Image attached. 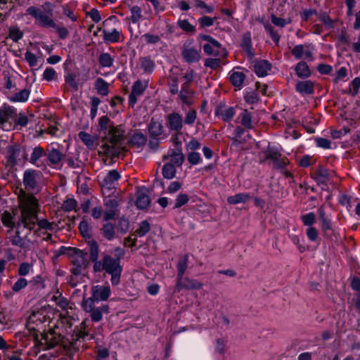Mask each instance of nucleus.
I'll list each match as a JSON object with an SVG mask.
<instances>
[{"mask_svg": "<svg viewBox=\"0 0 360 360\" xmlns=\"http://www.w3.org/2000/svg\"><path fill=\"white\" fill-rule=\"evenodd\" d=\"M73 320L70 316L57 315L48 324L49 332L42 335L39 344L44 350L50 349L62 343L64 339L68 341L80 338L91 340L94 335L89 333V322L84 321L81 328H72Z\"/></svg>", "mask_w": 360, "mask_h": 360, "instance_id": "1", "label": "nucleus"}, {"mask_svg": "<svg viewBox=\"0 0 360 360\" xmlns=\"http://www.w3.org/2000/svg\"><path fill=\"white\" fill-rule=\"evenodd\" d=\"M20 216L17 222L18 229H26L30 232L40 236V232L47 233L53 231L54 224L46 219H39L38 212L40 209L38 200L32 195L22 192L19 196Z\"/></svg>", "mask_w": 360, "mask_h": 360, "instance_id": "2", "label": "nucleus"}, {"mask_svg": "<svg viewBox=\"0 0 360 360\" xmlns=\"http://www.w3.org/2000/svg\"><path fill=\"white\" fill-rule=\"evenodd\" d=\"M98 131L103 134V146L104 153L107 155L113 154V146L122 143L125 137V127L122 124H113L112 121L106 116H101L98 120Z\"/></svg>", "mask_w": 360, "mask_h": 360, "instance_id": "3", "label": "nucleus"}, {"mask_svg": "<svg viewBox=\"0 0 360 360\" xmlns=\"http://www.w3.org/2000/svg\"><path fill=\"white\" fill-rule=\"evenodd\" d=\"M93 269L95 272L104 271L105 274L110 275V281L112 285H117L120 283L122 271L120 258H114L109 255H104L101 259V262L94 264Z\"/></svg>", "mask_w": 360, "mask_h": 360, "instance_id": "4", "label": "nucleus"}, {"mask_svg": "<svg viewBox=\"0 0 360 360\" xmlns=\"http://www.w3.org/2000/svg\"><path fill=\"white\" fill-rule=\"evenodd\" d=\"M57 315L63 316L60 313H55L50 307H43L37 311H32V314L29 316L27 326L30 330H37L34 327L43 325L46 322H49Z\"/></svg>", "mask_w": 360, "mask_h": 360, "instance_id": "5", "label": "nucleus"}, {"mask_svg": "<svg viewBox=\"0 0 360 360\" xmlns=\"http://www.w3.org/2000/svg\"><path fill=\"white\" fill-rule=\"evenodd\" d=\"M26 13L34 18L36 19V23L41 27H56V24L52 19L51 15L45 13L37 7L30 6L27 8Z\"/></svg>", "mask_w": 360, "mask_h": 360, "instance_id": "6", "label": "nucleus"}, {"mask_svg": "<svg viewBox=\"0 0 360 360\" xmlns=\"http://www.w3.org/2000/svg\"><path fill=\"white\" fill-rule=\"evenodd\" d=\"M181 55L187 63H193L200 59V49L195 45L193 40H187L183 45Z\"/></svg>", "mask_w": 360, "mask_h": 360, "instance_id": "7", "label": "nucleus"}, {"mask_svg": "<svg viewBox=\"0 0 360 360\" xmlns=\"http://www.w3.org/2000/svg\"><path fill=\"white\" fill-rule=\"evenodd\" d=\"M103 203L105 207L104 219L105 221L114 219L119 212L120 200L118 196L108 195L104 198Z\"/></svg>", "mask_w": 360, "mask_h": 360, "instance_id": "8", "label": "nucleus"}, {"mask_svg": "<svg viewBox=\"0 0 360 360\" xmlns=\"http://www.w3.org/2000/svg\"><path fill=\"white\" fill-rule=\"evenodd\" d=\"M83 309L88 313H90V317L93 321H100L103 318V313L108 312V307L103 305L101 307H95L91 299H85L82 302Z\"/></svg>", "mask_w": 360, "mask_h": 360, "instance_id": "9", "label": "nucleus"}, {"mask_svg": "<svg viewBox=\"0 0 360 360\" xmlns=\"http://www.w3.org/2000/svg\"><path fill=\"white\" fill-rule=\"evenodd\" d=\"M201 37L203 40L207 41V43L203 45V50L206 54L214 56L225 55V50L218 41L210 35L204 34Z\"/></svg>", "mask_w": 360, "mask_h": 360, "instance_id": "10", "label": "nucleus"}, {"mask_svg": "<svg viewBox=\"0 0 360 360\" xmlns=\"http://www.w3.org/2000/svg\"><path fill=\"white\" fill-rule=\"evenodd\" d=\"M111 295V289L109 284L96 285L91 288V299L93 303L95 302L106 301Z\"/></svg>", "mask_w": 360, "mask_h": 360, "instance_id": "11", "label": "nucleus"}, {"mask_svg": "<svg viewBox=\"0 0 360 360\" xmlns=\"http://www.w3.org/2000/svg\"><path fill=\"white\" fill-rule=\"evenodd\" d=\"M101 186L103 191H110L116 188L121 178L120 174L116 169L110 170L105 176L100 177Z\"/></svg>", "mask_w": 360, "mask_h": 360, "instance_id": "12", "label": "nucleus"}, {"mask_svg": "<svg viewBox=\"0 0 360 360\" xmlns=\"http://www.w3.org/2000/svg\"><path fill=\"white\" fill-rule=\"evenodd\" d=\"M148 86V82L146 80H137L136 81L132 87L131 91L129 96V104L134 107L136 103L138 98L142 96Z\"/></svg>", "mask_w": 360, "mask_h": 360, "instance_id": "13", "label": "nucleus"}, {"mask_svg": "<svg viewBox=\"0 0 360 360\" xmlns=\"http://www.w3.org/2000/svg\"><path fill=\"white\" fill-rule=\"evenodd\" d=\"M203 284L196 279L182 277L181 280L176 281L174 291V292H179L183 289L200 290Z\"/></svg>", "mask_w": 360, "mask_h": 360, "instance_id": "14", "label": "nucleus"}, {"mask_svg": "<svg viewBox=\"0 0 360 360\" xmlns=\"http://www.w3.org/2000/svg\"><path fill=\"white\" fill-rule=\"evenodd\" d=\"M39 179V172L34 169H27L23 174V185L27 191L37 189V181Z\"/></svg>", "mask_w": 360, "mask_h": 360, "instance_id": "15", "label": "nucleus"}, {"mask_svg": "<svg viewBox=\"0 0 360 360\" xmlns=\"http://www.w3.org/2000/svg\"><path fill=\"white\" fill-rule=\"evenodd\" d=\"M149 135L153 139L158 141L165 139V129L161 122L152 118L148 125Z\"/></svg>", "mask_w": 360, "mask_h": 360, "instance_id": "16", "label": "nucleus"}, {"mask_svg": "<svg viewBox=\"0 0 360 360\" xmlns=\"http://www.w3.org/2000/svg\"><path fill=\"white\" fill-rule=\"evenodd\" d=\"M25 158V152L18 145H12L7 147L6 159L11 165H15L18 161Z\"/></svg>", "mask_w": 360, "mask_h": 360, "instance_id": "17", "label": "nucleus"}, {"mask_svg": "<svg viewBox=\"0 0 360 360\" xmlns=\"http://www.w3.org/2000/svg\"><path fill=\"white\" fill-rule=\"evenodd\" d=\"M195 94L188 83H184L181 84L179 97L183 104L191 106L194 103Z\"/></svg>", "mask_w": 360, "mask_h": 360, "instance_id": "18", "label": "nucleus"}, {"mask_svg": "<svg viewBox=\"0 0 360 360\" xmlns=\"http://www.w3.org/2000/svg\"><path fill=\"white\" fill-rule=\"evenodd\" d=\"M167 125L169 130L179 132L183 128V119L179 112H173L166 117Z\"/></svg>", "mask_w": 360, "mask_h": 360, "instance_id": "19", "label": "nucleus"}, {"mask_svg": "<svg viewBox=\"0 0 360 360\" xmlns=\"http://www.w3.org/2000/svg\"><path fill=\"white\" fill-rule=\"evenodd\" d=\"M291 53L297 60L302 59L303 58L309 60H314L313 53L307 45H296L291 50Z\"/></svg>", "mask_w": 360, "mask_h": 360, "instance_id": "20", "label": "nucleus"}, {"mask_svg": "<svg viewBox=\"0 0 360 360\" xmlns=\"http://www.w3.org/2000/svg\"><path fill=\"white\" fill-rule=\"evenodd\" d=\"M239 68H235L229 72V80L233 86L240 89L245 79V75L239 70Z\"/></svg>", "mask_w": 360, "mask_h": 360, "instance_id": "21", "label": "nucleus"}, {"mask_svg": "<svg viewBox=\"0 0 360 360\" xmlns=\"http://www.w3.org/2000/svg\"><path fill=\"white\" fill-rule=\"evenodd\" d=\"M46 155L49 162V165L57 166L61 164L64 154L57 148L51 147L47 148Z\"/></svg>", "mask_w": 360, "mask_h": 360, "instance_id": "22", "label": "nucleus"}, {"mask_svg": "<svg viewBox=\"0 0 360 360\" xmlns=\"http://www.w3.org/2000/svg\"><path fill=\"white\" fill-rule=\"evenodd\" d=\"M238 120L245 129H250L255 127L252 113L246 109L238 115Z\"/></svg>", "mask_w": 360, "mask_h": 360, "instance_id": "23", "label": "nucleus"}, {"mask_svg": "<svg viewBox=\"0 0 360 360\" xmlns=\"http://www.w3.org/2000/svg\"><path fill=\"white\" fill-rule=\"evenodd\" d=\"M103 39L106 43H116L121 41L122 35L121 32L117 29H112L111 30H103Z\"/></svg>", "mask_w": 360, "mask_h": 360, "instance_id": "24", "label": "nucleus"}, {"mask_svg": "<svg viewBox=\"0 0 360 360\" xmlns=\"http://www.w3.org/2000/svg\"><path fill=\"white\" fill-rule=\"evenodd\" d=\"M296 91L302 94H312L314 93V83L310 80L298 82L295 85Z\"/></svg>", "mask_w": 360, "mask_h": 360, "instance_id": "25", "label": "nucleus"}, {"mask_svg": "<svg viewBox=\"0 0 360 360\" xmlns=\"http://www.w3.org/2000/svg\"><path fill=\"white\" fill-rule=\"evenodd\" d=\"M16 113V109L10 105H4L0 108V123L7 122Z\"/></svg>", "mask_w": 360, "mask_h": 360, "instance_id": "26", "label": "nucleus"}, {"mask_svg": "<svg viewBox=\"0 0 360 360\" xmlns=\"http://www.w3.org/2000/svg\"><path fill=\"white\" fill-rule=\"evenodd\" d=\"M255 72L258 77H264L271 68V65L264 60L257 61L254 65Z\"/></svg>", "mask_w": 360, "mask_h": 360, "instance_id": "27", "label": "nucleus"}, {"mask_svg": "<svg viewBox=\"0 0 360 360\" xmlns=\"http://www.w3.org/2000/svg\"><path fill=\"white\" fill-rule=\"evenodd\" d=\"M30 93V89H24L9 96L8 100L12 103H25L29 99Z\"/></svg>", "mask_w": 360, "mask_h": 360, "instance_id": "28", "label": "nucleus"}, {"mask_svg": "<svg viewBox=\"0 0 360 360\" xmlns=\"http://www.w3.org/2000/svg\"><path fill=\"white\" fill-rule=\"evenodd\" d=\"M169 158H171L172 162L176 166H181L184 161V155L181 150L179 148L172 150L167 155L163 156L164 160L168 159Z\"/></svg>", "mask_w": 360, "mask_h": 360, "instance_id": "29", "label": "nucleus"}, {"mask_svg": "<svg viewBox=\"0 0 360 360\" xmlns=\"http://www.w3.org/2000/svg\"><path fill=\"white\" fill-rule=\"evenodd\" d=\"M252 198L248 193H239L234 195L228 197L227 202L231 205H237L239 203H245Z\"/></svg>", "mask_w": 360, "mask_h": 360, "instance_id": "30", "label": "nucleus"}, {"mask_svg": "<svg viewBox=\"0 0 360 360\" xmlns=\"http://www.w3.org/2000/svg\"><path fill=\"white\" fill-rule=\"evenodd\" d=\"M87 253L82 250H77L72 257L73 265H77L80 267H86L88 264Z\"/></svg>", "mask_w": 360, "mask_h": 360, "instance_id": "31", "label": "nucleus"}, {"mask_svg": "<svg viewBox=\"0 0 360 360\" xmlns=\"http://www.w3.org/2000/svg\"><path fill=\"white\" fill-rule=\"evenodd\" d=\"M44 155H46V153L41 147L37 146L34 148L30 158V162L38 167H41L42 163L40 162L39 160Z\"/></svg>", "mask_w": 360, "mask_h": 360, "instance_id": "32", "label": "nucleus"}, {"mask_svg": "<svg viewBox=\"0 0 360 360\" xmlns=\"http://www.w3.org/2000/svg\"><path fill=\"white\" fill-rule=\"evenodd\" d=\"M147 138L146 135L140 131H136L131 137L129 143L131 145L137 148L143 147L146 145Z\"/></svg>", "mask_w": 360, "mask_h": 360, "instance_id": "33", "label": "nucleus"}, {"mask_svg": "<svg viewBox=\"0 0 360 360\" xmlns=\"http://www.w3.org/2000/svg\"><path fill=\"white\" fill-rule=\"evenodd\" d=\"M139 64L144 72L148 74L151 73L155 67V61L149 57L140 58Z\"/></svg>", "mask_w": 360, "mask_h": 360, "instance_id": "34", "label": "nucleus"}, {"mask_svg": "<svg viewBox=\"0 0 360 360\" xmlns=\"http://www.w3.org/2000/svg\"><path fill=\"white\" fill-rule=\"evenodd\" d=\"M101 231L103 236L108 240H112L115 238V228L112 224L109 222L104 224Z\"/></svg>", "mask_w": 360, "mask_h": 360, "instance_id": "35", "label": "nucleus"}, {"mask_svg": "<svg viewBox=\"0 0 360 360\" xmlns=\"http://www.w3.org/2000/svg\"><path fill=\"white\" fill-rule=\"evenodd\" d=\"M295 70L297 75L301 78L308 77L311 75L309 68L304 61L299 62L295 66Z\"/></svg>", "mask_w": 360, "mask_h": 360, "instance_id": "36", "label": "nucleus"}, {"mask_svg": "<svg viewBox=\"0 0 360 360\" xmlns=\"http://www.w3.org/2000/svg\"><path fill=\"white\" fill-rule=\"evenodd\" d=\"M78 136L87 148L91 150L94 148V143L96 140L95 137L84 131H80L78 134Z\"/></svg>", "mask_w": 360, "mask_h": 360, "instance_id": "37", "label": "nucleus"}, {"mask_svg": "<svg viewBox=\"0 0 360 360\" xmlns=\"http://www.w3.org/2000/svg\"><path fill=\"white\" fill-rule=\"evenodd\" d=\"M188 256L185 255L184 257L180 259L177 263V278L176 281L181 280L182 277H184V274H185L187 267H188Z\"/></svg>", "mask_w": 360, "mask_h": 360, "instance_id": "38", "label": "nucleus"}, {"mask_svg": "<svg viewBox=\"0 0 360 360\" xmlns=\"http://www.w3.org/2000/svg\"><path fill=\"white\" fill-rule=\"evenodd\" d=\"M97 93L103 96L108 94V84L101 77H98L95 82Z\"/></svg>", "mask_w": 360, "mask_h": 360, "instance_id": "39", "label": "nucleus"}, {"mask_svg": "<svg viewBox=\"0 0 360 360\" xmlns=\"http://www.w3.org/2000/svg\"><path fill=\"white\" fill-rule=\"evenodd\" d=\"M318 214L321 222V229L324 231L331 229V220L328 218L325 212L323 207H320L318 210Z\"/></svg>", "mask_w": 360, "mask_h": 360, "instance_id": "40", "label": "nucleus"}, {"mask_svg": "<svg viewBox=\"0 0 360 360\" xmlns=\"http://www.w3.org/2000/svg\"><path fill=\"white\" fill-rule=\"evenodd\" d=\"M216 114L219 116L222 120L225 122L230 121L236 114V110L233 107H229L225 109H219Z\"/></svg>", "mask_w": 360, "mask_h": 360, "instance_id": "41", "label": "nucleus"}, {"mask_svg": "<svg viewBox=\"0 0 360 360\" xmlns=\"http://www.w3.org/2000/svg\"><path fill=\"white\" fill-rule=\"evenodd\" d=\"M150 230V225L146 220L142 221L139 224V227L134 232L132 236L138 237L145 236Z\"/></svg>", "mask_w": 360, "mask_h": 360, "instance_id": "42", "label": "nucleus"}, {"mask_svg": "<svg viewBox=\"0 0 360 360\" xmlns=\"http://www.w3.org/2000/svg\"><path fill=\"white\" fill-rule=\"evenodd\" d=\"M98 62L102 68H110L114 63V57L108 53H102L98 57Z\"/></svg>", "mask_w": 360, "mask_h": 360, "instance_id": "43", "label": "nucleus"}, {"mask_svg": "<svg viewBox=\"0 0 360 360\" xmlns=\"http://www.w3.org/2000/svg\"><path fill=\"white\" fill-rule=\"evenodd\" d=\"M131 13L130 20L136 24L143 19L142 10L138 6H132L129 7Z\"/></svg>", "mask_w": 360, "mask_h": 360, "instance_id": "44", "label": "nucleus"}, {"mask_svg": "<svg viewBox=\"0 0 360 360\" xmlns=\"http://www.w3.org/2000/svg\"><path fill=\"white\" fill-rule=\"evenodd\" d=\"M23 35V32L17 26H11L8 29V37L14 42L21 39Z\"/></svg>", "mask_w": 360, "mask_h": 360, "instance_id": "45", "label": "nucleus"}, {"mask_svg": "<svg viewBox=\"0 0 360 360\" xmlns=\"http://www.w3.org/2000/svg\"><path fill=\"white\" fill-rule=\"evenodd\" d=\"M150 203V199L148 195L140 193L136 198V205L140 210L147 208Z\"/></svg>", "mask_w": 360, "mask_h": 360, "instance_id": "46", "label": "nucleus"}, {"mask_svg": "<svg viewBox=\"0 0 360 360\" xmlns=\"http://www.w3.org/2000/svg\"><path fill=\"white\" fill-rule=\"evenodd\" d=\"M176 167L174 164L168 162L162 167V175L165 179H172L176 175Z\"/></svg>", "mask_w": 360, "mask_h": 360, "instance_id": "47", "label": "nucleus"}, {"mask_svg": "<svg viewBox=\"0 0 360 360\" xmlns=\"http://www.w3.org/2000/svg\"><path fill=\"white\" fill-rule=\"evenodd\" d=\"M263 25L265 31L270 35L272 40L276 43V45H278L280 41V35L278 33L274 30L272 25L267 21H263Z\"/></svg>", "mask_w": 360, "mask_h": 360, "instance_id": "48", "label": "nucleus"}, {"mask_svg": "<svg viewBox=\"0 0 360 360\" xmlns=\"http://www.w3.org/2000/svg\"><path fill=\"white\" fill-rule=\"evenodd\" d=\"M33 271V264L26 262L21 263L18 269V275L23 278Z\"/></svg>", "mask_w": 360, "mask_h": 360, "instance_id": "49", "label": "nucleus"}, {"mask_svg": "<svg viewBox=\"0 0 360 360\" xmlns=\"http://www.w3.org/2000/svg\"><path fill=\"white\" fill-rule=\"evenodd\" d=\"M28 285L29 282L26 278L20 277L13 285L12 290L15 293H18L21 290H24L26 287H27Z\"/></svg>", "mask_w": 360, "mask_h": 360, "instance_id": "50", "label": "nucleus"}, {"mask_svg": "<svg viewBox=\"0 0 360 360\" xmlns=\"http://www.w3.org/2000/svg\"><path fill=\"white\" fill-rule=\"evenodd\" d=\"M197 119V111L195 109H189L185 115L184 123L188 126H193Z\"/></svg>", "mask_w": 360, "mask_h": 360, "instance_id": "51", "label": "nucleus"}, {"mask_svg": "<svg viewBox=\"0 0 360 360\" xmlns=\"http://www.w3.org/2000/svg\"><path fill=\"white\" fill-rule=\"evenodd\" d=\"M89 257L90 259L94 262V264H96L97 262H101V260H98V245L96 242H92L89 245Z\"/></svg>", "mask_w": 360, "mask_h": 360, "instance_id": "52", "label": "nucleus"}, {"mask_svg": "<svg viewBox=\"0 0 360 360\" xmlns=\"http://www.w3.org/2000/svg\"><path fill=\"white\" fill-rule=\"evenodd\" d=\"M178 26L184 32L187 33H194L195 32V27L191 24L188 20L179 19L177 22Z\"/></svg>", "mask_w": 360, "mask_h": 360, "instance_id": "53", "label": "nucleus"}, {"mask_svg": "<svg viewBox=\"0 0 360 360\" xmlns=\"http://www.w3.org/2000/svg\"><path fill=\"white\" fill-rule=\"evenodd\" d=\"M271 20L272 23L279 27H284L287 25L291 23L292 20L290 18H282L276 16L275 15L272 14L271 15Z\"/></svg>", "mask_w": 360, "mask_h": 360, "instance_id": "54", "label": "nucleus"}, {"mask_svg": "<svg viewBox=\"0 0 360 360\" xmlns=\"http://www.w3.org/2000/svg\"><path fill=\"white\" fill-rule=\"evenodd\" d=\"M217 17L211 18L207 15H204L198 20L200 28H205L211 27L214 25V21L217 19Z\"/></svg>", "mask_w": 360, "mask_h": 360, "instance_id": "55", "label": "nucleus"}, {"mask_svg": "<svg viewBox=\"0 0 360 360\" xmlns=\"http://www.w3.org/2000/svg\"><path fill=\"white\" fill-rule=\"evenodd\" d=\"M195 6L202 10L200 12V14L211 13L214 11L212 6L207 5L203 1L201 0H197L195 1Z\"/></svg>", "mask_w": 360, "mask_h": 360, "instance_id": "56", "label": "nucleus"}, {"mask_svg": "<svg viewBox=\"0 0 360 360\" xmlns=\"http://www.w3.org/2000/svg\"><path fill=\"white\" fill-rule=\"evenodd\" d=\"M300 219L304 226L310 227L314 224L316 216L314 212H309L306 214L302 215Z\"/></svg>", "mask_w": 360, "mask_h": 360, "instance_id": "57", "label": "nucleus"}, {"mask_svg": "<svg viewBox=\"0 0 360 360\" xmlns=\"http://www.w3.org/2000/svg\"><path fill=\"white\" fill-rule=\"evenodd\" d=\"M2 223L4 226L13 229L15 226L13 217L9 212H4L1 218Z\"/></svg>", "mask_w": 360, "mask_h": 360, "instance_id": "58", "label": "nucleus"}, {"mask_svg": "<svg viewBox=\"0 0 360 360\" xmlns=\"http://www.w3.org/2000/svg\"><path fill=\"white\" fill-rule=\"evenodd\" d=\"M79 229L84 238H91V233H90V229L89 225L88 222L85 220H82L79 224Z\"/></svg>", "mask_w": 360, "mask_h": 360, "instance_id": "59", "label": "nucleus"}, {"mask_svg": "<svg viewBox=\"0 0 360 360\" xmlns=\"http://www.w3.org/2000/svg\"><path fill=\"white\" fill-rule=\"evenodd\" d=\"M189 200V198L186 193H179L176 200L174 208H179L183 205H186Z\"/></svg>", "mask_w": 360, "mask_h": 360, "instance_id": "60", "label": "nucleus"}, {"mask_svg": "<svg viewBox=\"0 0 360 360\" xmlns=\"http://www.w3.org/2000/svg\"><path fill=\"white\" fill-rule=\"evenodd\" d=\"M77 202L74 198H68L65 200L63 205L62 208L65 212H70L76 208Z\"/></svg>", "mask_w": 360, "mask_h": 360, "instance_id": "61", "label": "nucleus"}, {"mask_svg": "<svg viewBox=\"0 0 360 360\" xmlns=\"http://www.w3.org/2000/svg\"><path fill=\"white\" fill-rule=\"evenodd\" d=\"M38 57L30 51H26L25 53V59L31 68L36 67L38 63Z\"/></svg>", "mask_w": 360, "mask_h": 360, "instance_id": "62", "label": "nucleus"}, {"mask_svg": "<svg viewBox=\"0 0 360 360\" xmlns=\"http://www.w3.org/2000/svg\"><path fill=\"white\" fill-rule=\"evenodd\" d=\"M281 156V153L275 148L268 147L266 152V159L271 160L273 162Z\"/></svg>", "mask_w": 360, "mask_h": 360, "instance_id": "63", "label": "nucleus"}, {"mask_svg": "<svg viewBox=\"0 0 360 360\" xmlns=\"http://www.w3.org/2000/svg\"><path fill=\"white\" fill-rule=\"evenodd\" d=\"M244 98L247 103L250 104H254L259 101V98L258 94L256 91H250L246 92Z\"/></svg>", "mask_w": 360, "mask_h": 360, "instance_id": "64", "label": "nucleus"}]
</instances>
